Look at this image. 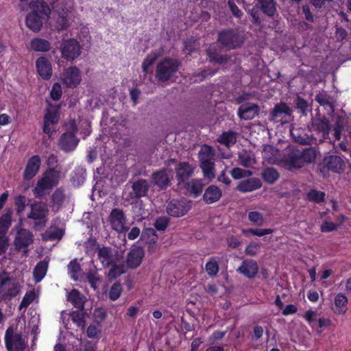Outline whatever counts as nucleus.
I'll return each instance as SVG.
<instances>
[{"instance_id":"nucleus-1","label":"nucleus","mask_w":351,"mask_h":351,"mask_svg":"<svg viewBox=\"0 0 351 351\" xmlns=\"http://www.w3.org/2000/svg\"><path fill=\"white\" fill-rule=\"evenodd\" d=\"M316 158L315 152L308 147L302 150L291 149L284 154L282 162L288 169H300L306 164L314 162Z\"/></svg>"},{"instance_id":"nucleus-2","label":"nucleus","mask_w":351,"mask_h":351,"mask_svg":"<svg viewBox=\"0 0 351 351\" xmlns=\"http://www.w3.org/2000/svg\"><path fill=\"white\" fill-rule=\"evenodd\" d=\"M244 40L243 35L236 29H223L217 33V43L223 48L228 50L240 48Z\"/></svg>"},{"instance_id":"nucleus-3","label":"nucleus","mask_w":351,"mask_h":351,"mask_svg":"<svg viewBox=\"0 0 351 351\" xmlns=\"http://www.w3.org/2000/svg\"><path fill=\"white\" fill-rule=\"evenodd\" d=\"M67 131L61 134L58 141L59 148L65 153L74 151L79 143L76 136L78 131L75 119H71L66 124Z\"/></svg>"},{"instance_id":"nucleus-4","label":"nucleus","mask_w":351,"mask_h":351,"mask_svg":"<svg viewBox=\"0 0 351 351\" xmlns=\"http://www.w3.org/2000/svg\"><path fill=\"white\" fill-rule=\"evenodd\" d=\"M199 160L200 168L203 172L204 178L212 180L215 178V153L213 148L207 145H204L199 152Z\"/></svg>"},{"instance_id":"nucleus-5","label":"nucleus","mask_w":351,"mask_h":351,"mask_svg":"<svg viewBox=\"0 0 351 351\" xmlns=\"http://www.w3.org/2000/svg\"><path fill=\"white\" fill-rule=\"evenodd\" d=\"M181 62L169 57L165 58L156 66V77L160 82L169 81L179 70Z\"/></svg>"},{"instance_id":"nucleus-6","label":"nucleus","mask_w":351,"mask_h":351,"mask_svg":"<svg viewBox=\"0 0 351 351\" xmlns=\"http://www.w3.org/2000/svg\"><path fill=\"white\" fill-rule=\"evenodd\" d=\"M59 172L54 169H49L39 179L35 188L33 189V193L36 198H41L45 195V191L51 189L56 186L59 182Z\"/></svg>"},{"instance_id":"nucleus-7","label":"nucleus","mask_w":351,"mask_h":351,"mask_svg":"<svg viewBox=\"0 0 351 351\" xmlns=\"http://www.w3.org/2000/svg\"><path fill=\"white\" fill-rule=\"evenodd\" d=\"M173 180L172 170L162 167L151 175V182L159 191H165L171 185Z\"/></svg>"},{"instance_id":"nucleus-8","label":"nucleus","mask_w":351,"mask_h":351,"mask_svg":"<svg viewBox=\"0 0 351 351\" xmlns=\"http://www.w3.org/2000/svg\"><path fill=\"white\" fill-rule=\"evenodd\" d=\"M48 212L49 210L44 203L34 201L30 205V212L27 215V218L36 221V227L43 228L46 226Z\"/></svg>"},{"instance_id":"nucleus-9","label":"nucleus","mask_w":351,"mask_h":351,"mask_svg":"<svg viewBox=\"0 0 351 351\" xmlns=\"http://www.w3.org/2000/svg\"><path fill=\"white\" fill-rule=\"evenodd\" d=\"M321 165L320 169L322 173L331 171L332 173L340 174L343 172L346 163L341 155H328L326 156Z\"/></svg>"},{"instance_id":"nucleus-10","label":"nucleus","mask_w":351,"mask_h":351,"mask_svg":"<svg viewBox=\"0 0 351 351\" xmlns=\"http://www.w3.org/2000/svg\"><path fill=\"white\" fill-rule=\"evenodd\" d=\"M149 181L144 178H137L131 182L132 191L125 197L126 201L137 200L148 195L150 189Z\"/></svg>"},{"instance_id":"nucleus-11","label":"nucleus","mask_w":351,"mask_h":351,"mask_svg":"<svg viewBox=\"0 0 351 351\" xmlns=\"http://www.w3.org/2000/svg\"><path fill=\"white\" fill-rule=\"evenodd\" d=\"M62 58L67 61H73L81 53V47L75 39H69L62 42L60 47Z\"/></svg>"},{"instance_id":"nucleus-12","label":"nucleus","mask_w":351,"mask_h":351,"mask_svg":"<svg viewBox=\"0 0 351 351\" xmlns=\"http://www.w3.org/2000/svg\"><path fill=\"white\" fill-rule=\"evenodd\" d=\"M90 243L93 246L97 245L96 248L97 250L98 258L104 267H109L111 265L114 263L116 258L114 256L113 250L110 247H100L95 240L91 241Z\"/></svg>"},{"instance_id":"nucleus-13","label":"nucleus","mask_w":351,"mask_h":351,"mask_svg":"<svg viewBox=\"0 0 351 351\" xmlns=\"http://www.w3.org/2000/svg\"><path fill=\"white\" fill-rule=\"evenodd\" d=\"M190 209V206L184 201L172 199L167 205V213L173 217H180L186 215Z\"/></svg>"},{"instance_id":"nucleus-14","label":"nucleus","mask_w":351,"mask_h":351,"mask_svg":"<svg viewBox=\"0 0 351 351\" xmlns=\"http://www.w3.org/2000/svg\"><path fill=\"white\" fill-rule=\"evenodd\" d=\"M178 184H184L194 173V167L188 162H180L175 167Z\"/></svg>"},{"instance_id":"nucleus-15","label":"nucleus","mask_w":351,"mask_h":351,"mask_svg":"<svg viewBox=\"0 0 351 351\" xmlns=\"http://www.w3.org/2000/svg\"><path fill=\"white\" fill-rule=\"evenodd\" d=\"M81 80L80 71L77 66H69L65 69L62 73V80L67 87H76L80 83Z\"/></svg>"},{"instance_id":"nucleus-16","label":"nucleus","mask_w":351,"mask_h":351,"mask_svg":"<svg viewBox=\"0 0 351 351\" xmlns=\"http://www.w3.org/2000/svg\"><path fill=\"white\" fill-rule=\"evenodd\" d=\"M5 344L8 351H12L14 348L16 350L23 349L24 342L21 334L14 333L13 328L9 327L5 334Z\"/></svg>"},{"instance_id":"nucleus-17","label":"nucleus","mask_w":351,"mask_h":351,"mask_svg":"<svg viewBox=\"0 0 351 351\" xmlns=\"http://www.w3.org/2000/svg\"><path fill=\"white\" fill-rule=\"evenodd\" d=\"M34 242L32 232L26 228H20L16 234L14 245L17 250L28 247Z\"/></svg>"},{"instance_id":"nucleus-18","label":"nucleus","mask_w":351,"mask_h":351,"mask_svg":"<svg viewBox=\"0 0 351 351\" xmlns=\"http://www.w3.org/2000/svg\"><path fill=\"white\" fill-rule=\"evenodd\" d=\"M311 130L317 134H321L323 139H328L331 130L329 119L326 117L312 118Z\"/></svg>"},{"instance_id":"nucleus-19","label":"nucleus","mask_w":351,"mask_h":351,"mask_svg":"<svg viewBox=\"0 0 351 351\" xmlns=\"http://www.w3.org/2000/svg\"><path fill=\"white\" fill-rule=\"evenodd\" d=\"M109 221L113 229L117 231H127L129 228L125 226L126 217L124 212L119 208H113L109 216Z\"/></svg>"},{"instance_id":"nucleus-20","label":"nucleus","mask_w":351,"mask_h":351,"mask_svg":"<svg viewBox=\"0 0 351 351\" xmlns=\"http://www.w3.org/2000/svg\"><path fill=\"white\" fill-rule=\"evenodd\" d=\"M60 119L58 109L55 107L47 108L44 117L43 132L49 136L52 134L51 125H56Z\"/></svg>"},{"instance_id":"nucleus-21","label":"nucleus","mask_w":351,"mask_h":351,"mask_svg":"<svg viewBox=\"0 0 351 351\" xmlns=\"http://www.w3.org/2000/svg\"><path fill=\"white\" fill-rule=\"evenodd\" d=\"M237 271L248 279H253L258 272V266L256 261L245 259L242 261Z\"/></svg>"},{"instance_id":"nucleus-22","label":"nucleus","mask_w":351,"mask_h":351,"mask_svg":"<svg viewBox=\"0 0 351 351\" xmlns=\"http://www.w3.org/2000/svg\"><path fill=\"white\" fill-rule=\"evenodd\" d=\"M41 165V160L38 155H34L27 160L23 172V179L30 180L38 173Z\"/></svg>"},{"instance_id":"nucleus-23","label":"nucleus","mask_w":351,"mask_h":351,"mask_svg":"<svg viewBox=\"0 0 351 351\" xmlns=\"http://www.w3.org/2000/svg\"><path fill=\"white\" fill-rule=\"evenodd\" d=\"M19 292L17 285L9 277L0 279V294L4 298H12Z\"/></svg>"},{"instance_id":"nucleus-24","label":"nucleus","mask_w":351,"mask_h":351,"mask_svg":"<svg viewBox=\"0 0 351 351\" xmlns=\"http://www.w3.org/2000/svg\"><path fill=\"white\" fill-rule=\"evenodd\" d=\"M145 252L142 247L138 246L130 250L126 258V264L130 269L137 268L142 263Z\"/></svg>"},{"instance_id":"nucleus-25","label":"nucleus","mask_w":351,"mask_h":351,"mask_svg":"<svg viewBox=\"0 0 351 351\" xmlns=\"http://www.w3.org/2000/svg\"><path fill=\"white\" fill-rule=\"evenodd\" d=\"M36 69L39 76L44 80H48L52 75V66L50 61L44 56L39 57L36 61Z\"/></svg>"},{"instance_id":"nucleus-26","label":"nucleus","mask_w":351,"mask_h":351,"mask_svg":"<svg viewBox=\"0 0 351 351\" xmlns=\"http://www.w3.org/2000/svg\"><path fill=\"white\" fill-rule=\"evenodd\" d=\"M291 115V110L289 106L284 102L275 105L274 109L270 113L271 120L276 122L285 123L283 121L287 117Z\"/></svg>"},{"instance_id":"nucleus-27","label":"nucleus","mask_w":351,"mask_h":351,"mask_svg":"<svg viewBox=\"0 0 351 351\" xmlns=\"http://www.w3.org/2000/svg\"><path fill=\"white\" fill-rule=\"evenodd\" d=\"M259 107L257 104L246 103L239 106L238 116L244 120H251L258 114Z\"/></svg>"},{"instance_id":"nucleus-28","label":"nucleus","mask_w":351,"mask_h":351,"mask_svg":"<svg viewBox=\"0 0 351 351\" xmlns=\"http://www.w3.org/2000/svg\"><path fill=\"white\" fill-rule=\"evenodd\" d=\"M261 180L256 177L241 181L237 186V190L241 193H249L261 189Z\"/></svg>"},{"instance_id":"nucleus-29","label":"nucleus","mask_w":351,"mask_h":351,"mask_svg":"<svg viewBox=\"0 0 351 351\" xmlns=\"http://www.w3.org/2000/svg\"><path fill=\"white\" fill-rule=\"evenodd\" d=\"M222 197V191L216 185L208 186L204 191L203 201L206 204L218 202Z\"/></svg>"},{"instance_id":"nucleus-30","label":"nucleus","mask_w":351,"mask_h":351,"mask_svg":"<svg viewBox=\"0 0 351 351\" xmlns=\"http://www.w3.org/2000/svg\"><path fill=\"white\" fill-rule=\"evenodd\" d=\"M255 7L269 17H274L276 14V2L275 0H254Z\"/></svg>"},{"instance_id":"nucleus-31","label":"nucleus","mask_w":351,"mask_h":351,"mask_svg":"<svg viewBox=\"0 0 351 351\" xmlns=\"http://www.w3.org/2000/svg\"><path fill=\"white\" fill-rule=\"evenodd\" d=\"M45 18L34 12L29 13L26 16L25 23L27 27L34 32L40 30L43 26V20Z\"/></svg>"},{"instance_id":"nucleus-32","label":"nucleus","mask_w":351,"mask_h":351,"mask_svg":"<svg viewBox=\"0 0 351 351\" xmlns=\"http://www.w3.org/2000/svg\"><path fill=\"white\" fill-rule=\"evenodd\" d=\"M206 55L210 62L217 64H226L230 59V57L227 54H220L217 47L212 45L206 50Z\"/></svg>"},{"instance_id":"nucleus-33","label":"nucleus","mask_w":351,"mask_h":351,"mask_svg":"<svg viewBox=\"0 0 351 351\" xmlns=\"http://www.w3.org/2000/svg\"><path fill=\"white\" fill-rule=\"evenodd\" d=\"M32 12L41 15L45 18H48L51 13L50 8L43 0L32 1L29 5Z\"/></svg>"},{"instance_id":"nucleus-34","label":"nucleus","mask_w":351,"mask_h":351,"mask_svg":"<svg viewBox=\"0 0 351 351\" xmlns=\"http://www.w3.org/2000/svg\"><path fill=\"white\" fill-rule=\"evenodd\" d=\"M29 48L34 51L47 52L51 49V44L47 40L36 37L29 42Z\"/></svg>"},{"instance_id":"nucleus-35","label":"nucleus","mask_w":351,"mask_h":351,"mask_svg":"<svg viewBox=\"0 0 351 351\" xmlns=\"http://www.w3.org/2000/svg\"><path fill=\"white\" fill-rule=\"evenodd\" d=\"M291 134L294 141L299 144L310 145L312 143L313 138L302 128H293L291 130Z\"/></svg>"},{"instance_id":"nucleus-36","label":"nucleus","mask_w":351,"mask_h":351,"mask_svg":"<svg viewBox=\"0 0 351 351\" xmlns=\"http://www.w3.org/2000/svg\"><path fill=\"white\" fill-rule=\"evenodd\" d=\"M68 301L70 302L74 307L83 311L84 308V297L77 289H73L68 295Z\"/></svg>"},{"instance_id":"nucleus-37","label":"nucleus","mask_w":351,"mask_h":351,"mask_svg":"<svg viewBox=\"0 0 351 351\" xmlns=\"http://www.w3.org/2000/svg\"><path fill=\"white\" fill-rule=\"evenodd\" d=\"M217 141L220 144L223 145L227 147H229L236 143L237 133L232 130L223 132L219 135Z\"/></svg>"},{"instance_id":"nucleus-38","label":"nucleus","mask_w":351,"mask_h":351,"mask_svg":"<svg viewBox=\"0 0 351 351\" xmlns=\"http://www.w3.org/2000/svg\"><path fill=\"white\" fill-rule=\"evenodd\" d=\"M48 269V262L43 260L39 261L34 269L33 275L34 281L38 283L45 276Z\"/></svg>"},{"instance_id":"nucleus-39","label":"nucleus","mask_w":351,"mask_h":351,"mask_svg":"<svg viewBox=\"0 0 351 351\" xmlns=\"http://www.w3.org/2000/svg\"><path fill=\"white\" fill-rule=\"evenodd\" d=\"M12 210L6 208L5 213L0 217V234H6L12 224Z\"/></svg>"},{"instance_id":"nucleus-40","label":"nucleus","mask_w":351,"mask_h":351,"mask_svg":"<svg viewBox=\"0 0 351 351\" xmlns=\"http://www.w3.org/2000/svg\"><path fill=\"white\" fill-rule=\"evenodd\" d=\"M261 175L263 180L269 184H274L280 178V173L274 167L265 168Z\"/></svg>"},{"instance_id":"nucleus-41","label":"nucleus","mask_w":351,"mask_h":351,"mask_svg":"<svg viewBox=\"0 0 351 351\" xmlns=\"http://www.w3.org/2000/svg\"><path fill=\"white\" fill-rule=\"evenodd\" d=\"M184 186L187 190L193 193L195 197H197L202 192L203 184L200 180L193 179L191 182H186Z\"/></svg>"},{"instance_id":"nucleus-42","label":"nucleus","mask_w":351,"mask_h":351,"mask_svg":"<svg viewBox=\"0 0 351 351\" xmlns=\"http://www.w3.org/2000/svg\"><path fill=\"white\" fill-rule=\"evenodd\" d=\"M159 55L153 51L147 55L142 63V69L145 74L152 73V71H149V68L155 63Z\"/></svg>"},{"instance_id":"nucleus-43","label":"nucleus","mask_w":351,"mask_h":351,"mask_svg":"<svg viewBox=\"0 0 351 351\" xmlns=\"http://www.w3.org/2000/svg\"><path fill=\"white\" fill-rule=\"evenodd\" d=\"M306 199L311 202L320 204L325 202V192L317 191L316 189H311L306 193Z\"/></svg>"},{"instance_id":"nucleus-44","label":"nucleus","mask_w":351,"mask_h":351,"mask_svg":"<svg viewBox=\"0 0 351 351\" xmlns=\"http://www.w3.org/2000/svg\"><path fill=\"white\" fill-rule=\"evenodd\" d=\"M334 302L335 305L338 309V313L339 314H344L346 312V306L348 303V300L347 297L345 295V294L341 293L337 294V295L335 298Z\"/></svg>"},{"instance_id":"nucleus-45","label":"nucleus","mask_w":351,"mask_h":351,"mask_svg":"<svg viewBox=\"0 0 351 351\" xmlns=\"http://www.w3.org/2000/svg\"><path fill=\"white\" fill-rule=\"evenodd\" d=\"M205 270L208 276H216L219 270V266L216 257H210L205 265Z\"/></svg>"},{"instance_id":"nucleus-46","label":"nucleus","mask_w":351,"mask_h":351,"mask_svg":"<svg viewBox=\"0 0 351 351\" xmlns=\"http://www.w3.org/2000/svg\"><path fill=\"white\" fill-rule=\"evenodd\" d=\"M123 291L122 285L119 281L114 282L110 288L108 297L111 301H116L119 298Z\"/></svg>"},{"instance_id":"nucleus-47","label":"nucleus","mask_w":351,"mask_h":351,"mask_svg":"<svg viewBox=\"0 0 351 351\" xmlns=\"http://www.w3.org/2000/svg\"><path fill=\"white\" fill-rule=\"evenodd\" d=\"M274 230L271 228H264V229H254V228H248V229H243L242 233L245 237H247L249 234H251L257 237H263L267 234H270L273 233Z\"/></svg>"},{"instance_id":"nucleus-48","label":"nucleus","mask_w":351,"mask_h":351,"mask_svg":"<svg viewBox=\"0 0 351 351\" xmlns=\"http://www.w3.org/2000/svg\"><path fill=\"white\" fill-rule=\"evenodd\" d=\"M70 317L73 323H75L78 327L84 328L85 326L84 313L82 311H73Z\"/></svg>"},{"instance_id":"nucleus-49","label":"nucleus","mask_w":351,"mask_h":351,"mask_svg":"<svg viewBox=\"0 0 351 351\" xmlns=\"http://www.w3.org/2000/svg\"><path fill=\"white\" fill-rule=\"evenodd\" d=\"M315 100L320 105L325 108H333L332 102L330 101L329 95L324 92H319L316 95Z\"/></svg>"},{"instance_id":"nucleus-50","label":"nucleus","mask_w":351,"mask_h":351,"mask_svg":"<svg viewBox=\"0 0 351 351\" xmlns=\"http://www.w3.org/2000/svg\"><path fill=\"white\" fill-rule=\"evenodd\" d=\"M247 217L250 221L256 226H261L264 223L263 215L258 211L249 212Z\"/></svg>"},{"instance_id":"nucleus-51","label":"nucleus","mask_w":351,"mask_h":351,"mask_svg":"<svg viewBox=\"0 0 351 351\" xmlns=\"http://www.w3.org/2000/svg\"><path fill=\"white\" fill-rule=\"evenodd\" d=\"M217 72V69H216V70L202 69L199 71L195 72L193 75V77H197L198 79L194 80V82H202L208 76H213Z\"/></svg>"},{"instance_id":"nucleus-52","label":"nucleus","mask_w":351,"mask_h":351,"mask_svg":"<svg viewBox=\"0 0 351 351\" xmlns=\"http://www.w3.org/2000/svg\"><path fill=\"white\" fill-rule=\"evenodd\" d=\"M142 238L146 243H156L158 241V235L153 228L145 229L142 234Z\"/></svg>"},{"instance_id":"nucleus-53","label":"nucleus","mask_w":351,"mask_h":351,"mask_svg":"<svg viewBox=\"0 0 351 351\" xmlns=\"http://www.w3.org/2000/svg\"><path fill=\"white\" fill-rule=\"evenodd\" d=\"M51 202L53 204L61 206L65 199V195L64 193V191L58 188L51 195Z\"/></svg>"},{"instance_id":"nucleus-54","label":"nucleus","mask_w":351,"mask_h":351,"mask_svg":"<svg viewBox=\"0 0 351 351\" xmlns=\"http://www.w3.org/2000/svg\"><path fill=\"white\" fill-rule=\"evenodd\" d=\"M295 108L302 115H306L308 110V104L306 100L300 96H298L295 101Z\"/></svg>"},{"instance_id":"nucleus-55","label":"nucleus","mask_w":351,"mask_h":351,"mask_svg":"<svg viewBox=\"0 0 351 351\" xmlns=\"http://www.w3.org/2000/svg\"><path fill=\"white\" fill-rule=\"evenodd\" d=\"M108 276L110 278H116L125 272L124 267L122 265H117L116 261L110 265Z\"/></svg>"},{"instance_id":"nucleus-56","label":"nucleus","mask_w":351,"mask_h":351,"mask_svg":"<svg viewBox=\"0 0 351 351\" xmlns=\"http://www.w3.org/2000/svg\"><path fill=\"white\" fill-rule=\"evenodd\" d=\"M169 224V219L167 217H158L154 225L155 228L158 231H165Z\"/></svg>"},{"instance_id":"nucleus-57","label":"nucleus","mask_w":351,"mask_h":351,"mask_svg":"<svg viewBox=\"0 0 351 351\" xmlns=\"http://www.w3.org/2000/svg\"><path fill=\"white\" fill-rule=\"evenodd\" d=\"M15 206L18 214L22 213L27 206L26 197L23 195H19L15 197Z\"/></svg>"},{"instance_id":"nucleus-58","label":"nucleus","mask_w":351,"mask_h":351,"mask_svg":"<svg viewBox=\"0 0 351 351\" xmlns=\"http://www.w3.org/2000/svg\"><path fill=\"white\" fill-rule=\"evenodd\" d=\"M240 164L244 167H250L253 165V158L249 153L245 152L239 155Z\"/></svg>"},{"instance_id":"nucleus-59","label":"nucleus","mask_w":351,"mask_h":351,"mask_svg":"<svg viewBox=\"0 0 351 351\" xmlns=\"http://www.w3.org/2000/svg\"><path fill=\"white\" fill-rule=\"evenodd\" d=\"M62 95V87L59 83H54L50 91V95L53 100H59Z\"/></svg>"},{"instance_id":"nucleus-60","label":"nucleus","mask_w":351,"mask_h":351,"mask_svg":"<svg viewBox=\"0 0 351 351\" xmlns=\"http://www.w3.org/2000/svg\"><path fill=\"white\" fill-rule=\"evenodd\" d=\"M195 49V40L192 38H187L184 41V47L182 51L188 54L191 55Z\"/></svg>"},{"instance_id":"nucleus-61","label":"nucleus","mask_w":351,"mask_h":351,"mask_svg":"<svg viewBox=\"0 0 351 351\" xmlns=\"http://www.w3.org/2000/svg\"><path fill=\"white\" fill-rule=\"evenodd\" d=\"M34 292L31 291L30 293H27L22 299V301L20 303L19 308L22 309L23 308H27L34 300Z\"/></svg>"},{"instance_id":"nucleus-62","label":"nucleus","mask_w":351,"mask_h":351,"mask_svg":"<svg viewBox=\"0 0 351 351\" xmlns=\"http://www.w3.org/2000/svg\"><path fill=\"white\" fill-rule=\"evenodd\" d=\"M338 226L332 222L325 220L320 226L322 232H330L337 229Z\"/></svg>"},{"instance_id":"nucleus-63","label":"nucleus","mask_w":351,"mask_h":351,"mask_svg":"<svg viewBox=\"0 0 351 351\" xmlns=\"http://www.w3.org/2000/svg\"><path fill=\"white\" fill-rule=\"evenodd\" d=\"M226 334V331L215 330L209 337L208 341L211 344L216 343L218 341L222 339Z\"/></svg>"},{"instance_id":"nucleus-64","label":"nucleus","mask_w":351,"mask_h":351,"mask_svg":"<svg viewBox=\"0 0 351 351\" xmlns=\"http://www.w3.org/2000/svg\"><path fill=\"white\" fill-rule=\"evenodd\" d=\"M9 247V240L6 234H0V256L4 254Z\"/></svg>"}]
</instances>
